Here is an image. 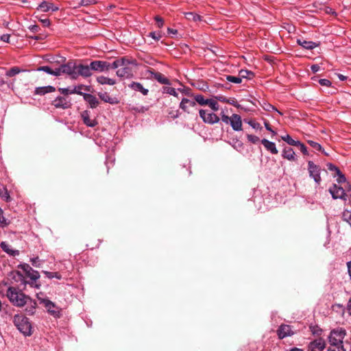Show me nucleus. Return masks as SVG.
Wrapping results in <instances>:
<instances>
[{"label": "nucleus", "mask_w": 351, "mask_h": 351, "mask_svg": "<svg viewBox=\"0 0 351 351\" xmlns=\"http://www.w3.org/2000/svg\"><path fill=\"white\" fill-rule=\"evenodd\" d=\"M5 295L10 302L18 307L23 306L27 304L28 298L18 288L12 287L5 290Z\"/></svg>", "instance_id": "obj_1"}, {"label": "nucleus", "mask_w": 351, "mask_h": 351, "mask_svg": "<svg viewBox=\"0 0 351 351\" xmlns=\"http://www.w3.org/2000/svg\"><path fill=\"white\" fill-rule=\"evenodd\" d=\"M13 323L17 329L25 336L32 335V325L28 318L23 315H15L13 317Z\"/></svg>", "instance_id": "obj_2"}, {"label": "nucleus", "mask_w": 351, "mask_h": 351, "mask_svg": "<svg viewBox=\"0 0 351 351\" xmlns=\"http://www.w3.org/2000/svg\"><path fill=\"white\" fill-rule=\"evenodd\" d=\"M220 115L221 121L226 125H230L234 131L242 130V120L239 114H232L231 117H228L223 111H221Z\"/></svg>", "instance_id": "obj_3"}, {"label": "nucleus", "mask_w": 351, "mask_h": 351, "mask_svg": "<svg viewBox=\"0 0 351 351\" xmlns=\"http://www.w3.org/2000/svg\"><path fill=\"white\" fill-rule=\"evenodd\" d=\"M37 298L40 303L45 306L47 312L51 315L56 318L60 317L61 309L48 298L44 297L43 293L37 294Z\"/></svg>", "instance_id": "obj_4"}, {"label": "nucleus", "mask_w": 351, "mask_h": 351, "mask_svg": "<svg viewBox=\"0 0 351 351\" xmlns=\"http://www.w3.org/2000/svg\"><path fill=\"white\" fill-rule=\"evenodd\" d=\"M347 335L345 328L337 327L332 329L328 336V341L330 344L343 345V339Z\"/></svg>", "instance_id": "obj_5"}, {"label": "nucleus", "mask_w": 351, "mask_h": 351, "mask_svg": "<svg viewBox=\"0 0 351 351\" xmlns=\"http://www.w3.org/2000/svg\"><path fill=\"white\" fill-rule=\"evenodd\" d=\"M127 62L125 66H121L116 72L117 75L121 78H130L133 76V69L131 66H136V62L134 59L128 57Z\"/></svg>", "instance_id": "obj_6"}, {"label": "nucleus", "mask_w": 351, "mask_h": 351, "mask_svg": "<svg viewBox=\"0 0 351 351\" xmlns=\"http://www.w3.org/2000/svg\"><path fill=\"white\" fill-rule=\"evenodd\" d=\"M36 71H44L49 75L58 76L66 72V64H62L60 66H39Z\"/></svg>", "instance_id": "obj_7"}, {"label": "nucleus", "mask_w": 351, "mask_h": 351, "mask_svg": "<svg viewBox=\"0 0 351 351\" xmlns=\"http://www.w3.org/2000/svg\"><path fill=\"white\" fill-rule=\"evenodd\" d=\"M199 114L204 123L210 125L219 123L221 119L214 112H208L207 110L203 109L199 110Z\"/></svg>", "instance_id": "obj_8"}, {"label": "nucleus", "mask_w": 351, "mask_h": 351, "mask_svg": "<svg viewBox=\"0 0 351 351\" xmlns=\"http://www.w3.org/2000/svg\"><path fill=\"white\" fill-rule=\"evenodd\" d=\"M308 171L309 173V176L314 180L316 184H319L322 181L320 176V167L315 165L313 161L310 160L308 162Z\"/></svg>", "instance_id": "obj_9"}, {"label": "nucleus", "mask_w": 351, "mask_h": 351, "mask_svg": "<svg viewBox=\"0 0 351 351\" xmlns=\"http://www.w3.org/2000/svg\"><path fill=\"white\" fill-rule=\"evenodd\" d=\"M326 343L324 339L319 337L309 342L307 346V351H324Z\"/></svg>", "instance_id": "obj_10"}, {"label": "nucleus", "mask_w": 351, "mask_h": 351, "mask_svg": "<svg viewBox=\"0 0 351 351\" xmlns=\"http://www.w3.org/2000/svg\"><path fill=\"white\" fill-rule=\"evenodd\" d=\"M295 334L293 327L287 324H281L277 330V335L280 339L291 337Z\"/></svg>", "instance_id": "obj_11"}, {"label": "nucleus", "mask_w": 351, "mask_h": 351, "mask_svg": "<svg viewBox=\"0 0 351 351\" xmlns=\"http://www.w3.org/2000/svg\"><path fill=\"white\" fill-rule=\"evenodd\" d=\"M329 192L333 199H346V194L343 187L334 184L329 189Z\"/></svg>", "instance_id": "obj_12"}, {"label": "nucleus", "mask_w": 351, "mask_h": 351, "mask_svg": "<svg viewBox=\"0 0 351 351\" xmlns=\"http://www.w3.org/2000/svg\"><path fill=\"white\" fill-rule=\"evenodd\" d=\"M63 96H58L53 101V105L57 109L64 110L66 108V88L59 89Z\"/></svg>", "instance_id": "obj_13"}, {"label": "nucleus", "mask_w": 351, "mask_h": 351, "mask_svg": "<svg viewBox=\"0 0 351 351\" xmlns=\"http://www.w3.org/2000/svg\"><path fill=\"white\" fill-rule=\"evenodd\" d=\"M109 62L104 60H94L90 62V68L97 72L108 71Z\"/></svg>", "instance_id": "obj_14"}, {"label": "nucleus", "mask_w": 351, "mask_h": 351, "mask_svg": "<svg viewBox=\"0 0 351 351\" xmlns=\"http://www.w3.org/2000/svg\"><path fill=\"white\" fill-rule=\"evenodd\" d=\"M150 73V77L154 78L156 81H158L161 84L170 85V80L167 78L163 74L159 72H156L153 69H150L148 71Z\"/></svg>", "instance_id": "obj_15"}, {"label": "nucleus", "mask_w": 351, "mask_h": 351, "mask_svg": "<svg viewBox=\"0 0 351 351\" xmlns=\"http://www.w3.org/2000/svg\"><path fill=\"white\" fill-rule=\"evenodd\" d=\"M78 64L74 61L67 62V75H69L72 79H77L78 77Z\"/></svg>", "instance_id": "obj_16"}, {"label": "nucleus", "mask_w": 351, "mask_h": 351, "mask_svg": "<svg viewBox=\"0 0 351 351\" xmlns=\"http://www.w3.org/2000/svg\"><path fill=\"white\" fill-rule=\"evenodd\" d=\"M196 106L195 100H191L187 98H182L179 107L180 109H182L184 112H186L188 114L191 113L189 110V107H195Z\"/></svg>", "instance_id": "obj_17"}, {"label": "nucleus", "mask_w": 351, "mask_h": 351, "mask_svg": "<svg viewBox=\"0 0 351 351\" xmlns=\"http://www.w3.org/2000/svg\"><path fill=\"white\" fill-rule=\"evenodd\" d=\"M92 68H90V64L89 65H84L78 64V71H77L79 75H82L84 77H88L92 75Z\"/></svg>", "instance_id": "obj_18"}, {"label": "nucleus", "mask_w": 351, "mask_h": 351, "mask_svg": "<svg viewBox=\"0 0 351 351\" xmlns=\"http://www.w3.org/2000/svg\"><path fill=\"white\" fill-rule=\"evenodd\" d=\"M282 156L289 161H296L297 157L295 152L291 147H286L283 149Z\"/></svg>", "instance_id": "obj_19"}, {"label": "nucleus", "mask_w": 351, "mask_h": 351, "mask_svg": "<svg viewBox=\"0 0 351 351\" xmlns=\"http://www.w3.org/2000/svg\"><path fill=\"white\" fill-rule=\"evenodd\" d=\"M128 87L134 91L140 92L143 95H147L149 90L143 87L140 82H132L128 85Z\"/></svg>", "instance_id": "obj_20"}, {"label": "nucleus", "mask_w": 351, "mask_h": 351, "mask_svg": "<svg viewBox=\"0 0 351 351\" xmlns=\"http://www.w3.org/2000/svg\"><path fill=\"white\" fill-rule=\"evenodd\" d=\"M261 143L264 145L265 148L272 154H277L278 151L274 142L269 141L266 138L261 140Z\"/></svg>", "instance_id": "obj_21"}, {"label": "nucleus", "mask_w": 351, "mask_h": 351, "mask_svg": "<svg viewBox=\"0 0 351 351\" xmlns=\"http://www.w3.org/2000/svg\"><path fill=\"white\" fill-rule=\"evenodd\" d=\"M98 96L102 101L110 104H117L119 103L117 97L110 96L108 93H98Z\"/></svg>", "instance_id": "obj_22"}, {"label": "nucleus", "mask_w": 351, "mask_h": 351, "mask_svg": "<svg viewBox=\"0 0 351 351\" xmlns=\"http://www.w3.org/2000/svg\"><path fill=\"white\" fill-rule=\"evenodd\" d=\"M82 118L84 123L88 127L93 128L97 124V121L95 119H91L90 118L89 112L87 110L82 113Z\"/></svg>", "instance_id": "obj_23"}, {"label": "nucleus", "mask_w": 351, "mask_h": 351, "mask_svg": "<svg viewBox=\"0 0 351 351\" xmlns=\"http://www.w3.org/2000/svg\"><path fill=\"white\" fill-rule=\"evenodd\" d=\"M127 57H122L121 58L117 59L112 63L109 62V66H108V71L110 69H116L120 67L121 66H125L127 64Z\"/></svg>", "instance_id": "obj_24"}, {"label": "nucleus", "mask_w": 351, "mask_h": 351, "mask_svg": "<svg viewBox=\"0 0 351 351\" xmlns=\"http://www.w3.org/2000/svg\"><path fill=\"white\" fill-rule=\"evenodd\" d=\"M83 96L84 100L88 103L91 108H95L98 106L99 101L95 96L88 93H84Z\"/></svg>", "instance_id": "obj_25"}, {"label": "nucleus", "mask_w": 351, "mask_h": 351, "mask_svg": "<svg viewBox=\"0 0 351 351\" xmlns=\"http://www.w3.org/2000/svg\"><path fill=\"white\" fill-rule=\"evenodd\" d=\"M0 246L3 251H4L5 253L10 256H16L19 254V250L12 249L10 245L5 241H2L0 244Z\"/></svg>", "instance_id": "obj_26"}, {"label": "nucleus", "mask_w": 351, "mask_h": 351, "mask_svg": "<svg viewBox=\"0 0 351 351\" xmlns=\"http://www.w3.org/2000/svg\"><path fill=\"white\" fill-rule=\"evenodd\" d=\"M297 43L303 48L309 50L313 49L318 46V44L315 42L308 41L303 39H298Z\"/></svg>", "instance_id": "obj_27"}, {"label": "nucleus", "mask_w": 351, "mask_h": 351, "mask_svg": "<svg viewBox=\"0 0 351 351\" xmlns=\"http://www.w3.org/2000/svg\"><path fill=\"white\" fill-rule=\"evenodd\" d=\"M55 88L51 86H41L36 88L34 93L36 95H43L47 93L53 92Z\"/></svg>", "instance_id": "obj_28"}, {"label": "nucleus", "mask_w": 351, "mask_h": 351, "mask_svg": "<svg viewBox=\"0 0 351 351\" xmlns=\"http://www.w3.org/2000/svg\"><path fill=\"white\" fill-rule=\"evenodd\" d=\"M97 82L101 85L108 84V85H114L117 82L115 80L109 78L103 75L99 76L96 79Z\"/></svg>", "instance_id": "obj_29"}, {"label": "nucleus", "mask_w": 351, "mask_h": 351, "mask_svg": "<svg viewBox=\"0 0 351 351\" xmlns=\"http://www.w3.org/2000/svg\"><path fill=\"white\" fill-rule=\"evenodd\" d=\"M38 8L42 12H48L50 10L55 11L58 10V8H53L52 3L47 1H43L39 5Z\"/></svg>", "instance_id": "obj_30"}, {"label": "nucleus", "mask_w": 351, "mask_h": 351, "mask_svg": "<svg viewBox=\"0 0 351 351\" xmlns=\"http://www.w3.org/2000/svg\"><path fill=\"white\" fill-rule=\"evenodd\" d=\"M193 99L195 101V104H198L199 105L204 106H206L208 99H205L204 97L202 95L197 94L193 95Z\"/></svg>", "instance_id": "obj_31"}, {"label": "nucleus", "mask_w": 351, "mask_h": 351, "mask_svg": "<svg viewBox=\"0 0 351 351\" xmlns=\"http://www.w3.org/2000/svg\"><path fill=\"white\" fill-rule=\"evenodd\" d=\"M26 275L32 280V282L30 283L32 285H33L34 282H36V280L40 278V274L38 271L33 269L31 271H28V274H27Z\"/></svg>", "instance_id": "obj_32"}, {"label": "nucleus", "mask_w": 351, "mask_h": 351, "mask_svg": "<svg viewBox=\"0 0 351 351\" xmlns=\"http://www.w3.org/2000/svg\"><path fill=\"white\" fill-rule=\"evenodd\" d=\"M281 138L289 145L296 146L298 144H299V141L293 140L289 134L282 136Z\"/></svg>", "instance_id": "obj_33"}, {"label": "nucleus", "mask_w": 351, "mask_h": 351, "mask_svg": "<svg viewBox=\"0 0 351 351\" xmlns=\"http://www.w3.org/2000/svg\"><path fill=\"white\" fill-rule=\"evenodd\" d=\"M84 88V85H78L71 88V87L67 88V94L69 93H77L78 95H82V90Z\"/></svg>", "instance_id": "obj_34"}, {"label": "nucleus", "mask_w": 351, "mask_h": 351, "mask_svg": "<svg viewBox=\"0 0 351 351\" xmlns=\"http://www.w3.org/2000/svg\"><path fill=\"white\" fill-rule=\"evenodd\" d=\"M36 302L31 301L29 304H28L25 308V311L28 315H34L36 311Z\"/></svg>", "instance_id": "obj_35"}, {"label": "nucleus", "mask_w": 351, "mask_h": 351, "mask_svg": "<svg viewBox=\"0 0 351 351\" xmlns=\"http://www.w3.org/2000/svg\"><path fill=\"white\" fill-rule=\"evenodd\" d=\"M239 76L241 77V79L246 78L251 80L254 76V74L251 71L241 69L239 71Z\"/></svg>", "instance_id": "obj_36"}, {"label": "nucleus", "mask_w": 351, "mask_h": 351, "mask_svg": "<svg viewBox=\"0 0 351 351\" xmlns=\"http://www.w3.org/2000/svg\"><path fill=\"white\" fill-rule=\"evenodd\" d=\"M206 106H208L213 111H217L219 109V105L217 99H208Z\"/></svg>", "instance_id": "obj_37"}, {"label": "nucleus", "mask_w": 351, "mask_h": 351, "mask_svg": "<svg viewBox=\"0 0 351 351\" xmlns=\"http://www.w3.org/2000/svg\"><path fill=\"white\" fill-rule=\"evenodd\" d=\"M0 197L6 202H9L10 199L7 189L2 185H0Z\"/></svg>", "instance_id": "obj_38"}, {"label": "nucleus", "mask_w": 351, "mask_h": 351, "mask_svg": "<svg viewBox=\"0 0 351 351\" xmlns=\"http://www.w3.org/2000/svg\"><path fill=\"white\" fill-rule=\"evenodd\" d=\"M327 351H346L343 345L330 344Z\"/></svg>", "instance_id": "obj_39"}, {"label": "nucleus", "mask_w": 351, "mask_h": 351, "mask_svg": "<svg viewBox=\"0 0 351 351\" xmlns=\"http://www.w3.org/2000/svg\"><path fill=\"white\" fill-rule=\"evenodd\" d=\"M162 93H167L169 95L178 97V93L176 92V90L174 88L172 87H167L165 86L162 88Z\"/></svg>", "instance_id": "obj_40"}, {"label": "nucleus", "mask_w": 351, "mask_h": 351, "mask_svg": "<svg viewBox=\"0 0 351 351\" xmlns=\"http://www.w3.org/2000/svg\"><path fill=\"white\" fill-rule=\"evenodd\" d=\"M226 80L228 82L234 83V84H240L242 82V79L240 76L236 77V76H232V75H227Z\"/></svg>", "instance_id": "obj_41"}, {"label": "nucleus", "mask_w": 351, "mask_h": 351, "mask_svg": "<svg viewBox=\"0 0 351 351\" xmlns=\"http://www.w3.org/2000/svg\"><path fill=\"white\" fill-rule=\"evenodd\" d=\"M307 143L309 144L311 147L314 148L315 150L324 152V150H322V147L319 143L315 142L313 141H308Z\"/></svg>", "instance_id": "obj_42"}, {"label": "nucleus", "mask_w": 351, "mask_h": 351, "mask_svg": "<svg viewBox=\"0 0 351 351\" xmlns=\"http://www.w3.org/2000/svg\"><path fill=\"white\" fill-rule=\"evenodd\" d=\"M20 69L18 67H12L9 71L6 72V75L8 77H13L16 74L20 73Z\"/></svg>", "instance_id": "obj_43"}, {"label": "nucleus", "mask_w": 351, "mask_h": 351, "mask_svg": "<svg viewBox=\"0 0 351 351\" xmlns=\"http://www.w3.org/2000/svg\"><path fill=\"white\" fill-rule=\"evenodd\" d=\"M247 138L248 141L254 144H256L260 141L259 137L252 134H247Z\"/></svg>", "instance_id": "obj_44"}, {"label": "nucleus", "mask_w": 351, "mask_h": 351, "mask_svg": "<svg viewBox=\"0 0 351 351\" xmlns=\"http://www.w3.org/2000/svg\"><path fill=\"white\" fill-rule=\"evenodd\" d=\"M252 128H253L255 130H261L262 129L261 124L258 122H256L253 120H250L247 122Z\"/></svg>", "instance_id": "obj_45"}, {"label": "nucleus", "mask_w": 351, "mask_h": 351, "mask_svg": "<svg viewBox=\"0 0 351 351\" xmlns=\"http://www.w3.org/2000/svg\"><path fill=\"white\" fill-rule=\"evenodd\" d=\"M3 210L0 208V227H5L8 226V223L7 222L6 219L2 215Z\"/></svg>", "instance_id": "obj_46"}, {"label": "nucleus", "mask_w": 351, "mask_h": 351, "mask_svg": "<svg viewBox=\"0 0 351 351\" xmlns=\"http://www.w3.org/2000/svg\"><path fill=\"white\" fill-rule=\"evenodd\" d=\"M296 146L300 147V149L301 152L304 155H308V152L307 148L304 145V144H303L302 143L299 141V144H298Z\"/></svg>", "instance_id": "obj_47"}, {"label": "nucleus", "mask_w": 351, "mask_h": 351, "mask_svg": "<svg viewBox=\"0 0 351 351\" xmlns=\"http://www.w3.org/2000/svg\"><path fill=\"white\" fill-rule=\"evenodd\" d=\"M187 15L191 16V19L193 21H202V16L200 15H199V14H194V13H192V12H189V13H187ZM189 19H191V18H189Z\"/></svg>", "instance_id": "obj_48"}, {"label": "nucleus", "mask_w": 351, "mask_h": 351, "mask_svg": "<svg viewBox=\"0 0 351 351\" xmlns=\"http://www.w3.org/2000/svg\"><path fill=\"white\" fill-rule=\"evenodd\" d=\"M149 36L152 37L155 40H159L161 38L162 35L160 32H152L149 34Z\"/></svg>", "instance_id": "obj_49"}, {"label": "nucleus", "mask_w": 351, "mask_h": 351, "mask_svg": "<svg viewBox=\"0 0 351 351\" xmlns=\"http://www.w3.org/2000/svg\"><path fill=\"white\" fill-rule=\"evenodd\" d=\"M43 273L49 278H60L58 273L49 272V271H44Z\"/></svg>", "instance_id": "obj_50"}, {"label": "nucleus", "mask_w": 351, "mask_h": 351, "mask_svg": "<svg viewBox=\"0 0 351 351\" xmlns=\"http://www.w3.org/2000/svg\"><path fill=\"white\" fill-rule=\"evenodd\" d=\"M338 176L337 179V181L338 183L341 184V183H343V182H345L346 181V178L345 177V176L341 173V171H340V173H336Z\"/></svg>", "instance_id": "obj_51"}, {"label": "nucleus", "mask_w": 351, "mask_h": 351, "mask_svg": "<svg viewBox=\"0 0 351 351\" xmlns=\"http://www.w3.org/2000/svg\"><path fill=\"white\" fill-rule=\"evenodd\" d=\"M319 83L322 86L329 87L331 86V82L327 79H320Z\"/></svg>", "instance_id": "obj_52"}, {"label": "nucleus", "mask_w": 351, "mask_h": 351, "mask_svg": "<svg viewBox=\"0 0 351 351\" xmlns=\"http://www.w3.org/2000/svg\"><path fill=\"white\" fill-rule=\"evenodd\" d=\"M95 3L96 1L95 0H81L80 5L82 6H86Z\"/></svg>", "instance_id": "obj_53"}, {"label": "nucleus", "mask_w": 351, "mask_h": 351, "mask_svg": "<svg viewBox=\"0 0 351 351\" xmlns=\"http://www.w3.org/2000/svg\"><path fill=\"white\" fill-rule=\"evenodd\" d=\"M12 286H8L6 283L0 285V293L5 295V290Z\"/></svg>", "instance_id": "obj_54"}, {"label": "nucleus", "mask_w": 351, "mask_h": 351, "mask_svg": "<svg viewBox=\"0 0 351 351\" xmlns=\"http://www.w3.org/2000/svg\"><path fill=\"white\" fill-rule=\"evenodd\" d=\"M328 168L330 171H335L336 173H340L339 169L331 163L328 165Z\"/></svg>", "instance_id": "obj_55"}, {"label": "nucleus", "mask_w": 351, "mask_h": 351, "mask_svg": "<svg viewBox=\"0 0 351 351\" xmlns=\"http://www.w3.org/2000/svg\"><path fill=\"white\" fill-rule=\"evenodd\" d=\"M155 21H156L157 25L159 28H161L163 26L164 21L161 17L159 16H155Z\"/></svg>", "instance_id": "obj_56"}, {"label": "nucleus", "mask_w": 351, "mask_h": 351, "mask_svg": "<svg viewBox=\"0 0 351 351\" xmlns=\"http://www.w3.org/2000/svg\"><path fill=\"white\" fill-rule=\"evenodd\" d=\"M264 108H265V110H266L267 111L276 110L279 114H282V113L280 111H278L274 106H272L271 104H267L266 107H265Z\"/></svg>", "instance_id": "obj_57"}, {"label": "nucleus", "mask_w": 351, "mask_h": 351, "mask_svg": "<svg viewBox=\"0 0 351 351\" xmlns=\"http://www.w3.org/2000/svg\"><path fill=\"white\" fill-rule=\"evenodd\" d=\"M10 35L8 34H3L0 36L1 40L5 42V43H9L10 42Z\"/></svg>", "instance_id": "obj_58"}, {"label": "nucleus", "mask_w": 351, "mask_h": 351, "mask_svg": "<svg viewBox=\"0 0 351 351\" xmlns=\"http://www.w3.org/2000/svg\"><path fill=\"white\" fill-rule=\"evenodd\" d=\"M226 104H229L232 105L234 106H238L237 101L236 100L235 98H228V101H227Z\"/></svg>", "instance_id": "obj_59"}, {"label": "nucleus", "mask_w": 351, "mask_h": 351, "mask_svg": "<svg viewBox=\"0 0 351 351\" xmlns=\"http://www.w3.org/2000/svg\"><path fill=\"white\" fill-rule=\"evenodd\" d=\"M31 262H32V265L34 267L40 266V264L38 263L40 262V260L38 257L32 258Z\"/></svg>", "instance_id": "obj_60"}, {"label": "nucleus", "mask_w": 351, "mask_h": 351, "mask_svg": "<svg viewBox=\"0 0 351 351\" xmlns=\"http://www.w3.org/2000/svg\"><path fill=\"white\" fill-rule=\"evenodd\" d=\"M215 99L219 101L223 102V103H227V101H228V98H226V97H224L223 95L216 96V97H215Z\"/></svg>", "instance_id": "obj_61"}, {"label": "nucleus", "mask_w": 351, "mask_h": 351, "mask_svg": "<svg viewBox=\"0 0 351 351\" xmlns=\"http://www.w3.org/2000/svg\"><path fill=\"white\" fill-rule=\"evenodd\" d=\"M264 125H265V128H266L268 131L271 132L274 135H275V134H276V132H275L271 129V126H270L269 123L267 121H265Z\"/></svg>", "instance_id": "obj_62"}, {"label": "nucleus", "mask_w": 351, "mask_h": 351, "mask_svg": "<svg viewBox=\"0 0 351 351\" xmlns=\"http://www.w3.org/2000/svg\"><path fill=\"white\" fill-rule=\"evenodd\" d=\"M29 29H30V31H32V32L36 33V32H37L39 30L40 27H39V26H38V25H30V26L29 27Z\"/></svg>", "instance_id": "obj_63"}, {"label": "nucleus", "mask_w": 351, "mask_h": 351, "mask_svg": "<svg viewBox=\"0 0 351 351\" xmlns=\"http://www.w3.org/2000/svg\"><path fill=\"white\" fill-rule=\"evenodd\" d=\"M22 269L25 271V274H28V271H31L32 268L27 264H25L22 266Z\"/></svg>", "instance_id": "obj_64"}]
</instances>
